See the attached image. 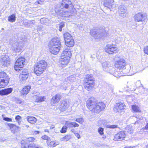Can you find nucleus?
<instances>
[{"label": "nucleus", "mask_w": 148, "mask_h": 148, "mask_svg": "<svg viewBox=\"0 0 148 148\" xmlns=\"http://www.w3.org/2000/svg\"><path fill=\"white\" fill-rule=\"evenodd\" d=\"M143 52L145 54L148 55V45L145 46L144 47Z\"/></svg>", "instance_id": "obj_37"}, {"label": "nucleus", "mask_w": 148, "mask_h": 148, "mask_svg": "<svg viewBox=\"0 0 148 148\" xmlns=\"http://www.w3.org/2000/svg\"><path fill=\"white\" fill-rule=\"evenodd\" d=\"M76 136L77 138H78L79 139L80 138V136L79 134L78 133H77L75 135Z\"/></svg>", "instance_id": "obj_46"}, {"label": "nucleus", "mask_w": 148, "mask_h": 148, "mask_svg": "<svg viewBox=\"0 0 148 148\" xmlns=\"http://www.w3.org/2000/svg\"><path fill=\"white\" fill-rule=\"evenodd\" d=\"M61 96L60 94H58L53 96L51 99V103L52 105L58 103L61 98Z\"/></svg>", "instance_id": "obj_13"}, {"label": "nucleus", "mask_w": 148, "mask_h": 148, "mask_svg": "<svg viewBox=\"0 0 148 148\" xmlns=\"http://www.w3.org/2000/svg\"><path fill=\"white\" fill-rule=\"evenodd\" d=\"M95 79L91 74L85 75L83 82V85L85 89L88 91H91L95 89Z\"/></svg>", "instance_id": "obj_4"}, {"label": "nucleus", "mask_w": 148, "mask_h": 148, "mask_svg": "<svg viewBox=\"0 0 148 148\" xmlns=\"http://www.w3.org/2000/svg\"><path fill=\"white\" fill-rule=\"evenodd\" d=\"M10 79L8 75L5 72L0 71V88L6 86L9 83Z\"/></svg>", "instance_id": "obj_5"}, {"label": "nucleus", "mask_w": 148, "mask_h": 148, "mask_svg": "<svg viewBox=\"0 0 148 148\" xmlns=\"http://www.w3.org/2000/svg\"><path fill=\"white\" fill-rule=\"evenodd\" d=\"M74 78V77L72 76H70L68 77L65 79V81L66 82H73V79Z\"/></svg>", "instance_id": "obj_34"}, {"label": "nucleus", "mask_w": 148, "mask_h": 148, "mask_svg": "<svg viewBox=\"0 0 148 148\" xmlns=\"http://www.w3.org/2000/svg\"><path fill=\"white\" fill-rule=\"evenodd\" d=\"M31 88V87L29 85H27L24 86L20 91V94L21 96H26L29 93Z\"/></svg>", "instance_id": "obj_14"}, {"label": "nucleus", "mask_w": 148, "mask_h": 148, "mask_svg": "<svg viewBox=\"0 0 148 148\" xmlns=\"http://www.w3.org/2000/svg\"><path fill=\"white\" fill-rule=\"evenodd\" d=\"M8 20L10 22H14L16 20V16L15 14H12L9 16L8 18Z\"/></svg>", "instance_id": "obj_28"}, {"label": "nucleus", "mask_w": 148, "mask_h": 148, "mask_svg": "<svg viewBox=\"0 0 148 148\" xmlns=\"http://www.w3.org/2000/svg\"><path fill=\"white\" fill-rule=\"evenodd\" d=\"M47 143L48 146L50 147H54L59 145L58 142L56 140L52 141L50 142L47 141Z\"/></svg>", "instance_id": "obj_23"}, {"label": "nucleus", "mask_w": 148, "mask_h": 148, "mask_svg": "<svg viewBox=\"0 0 148 148\" xmlns=\"http://www.w3.org/2000/svg\"><path fill=\"white\" fill-rule=\"evenodd\" d=\"M86 106L89 110L97 114L104 110L106 107L105 104L103 102H98L93 97H90L87 100Z\"/></svg>", "instance_id": "obj_1"}, {"label": "nucleus", "mask_w": 148, "mask_h": 148, "mask_svg": "<svg viewBox=\"0 0 148 148\" xmlns=\"http://www.w3.org/2000/svg\"><path fill=\"white\" fill-rule=\"evenodd\" d=\"M134 18L135 20L137 21H142L145 20V16L141 13L139 12L135 15Z\"/></svg>", "instance_id": "obj_16"}, {"label": "nucleus", "mask_w": 148, "mask_h": 148, "mask_svg": "<svg viewBox=\"0 0 148 148\" xmlns=\"http://www.w3.org/2000/svg\"><path fill=\"white\" fill-rule=\"evenodd\" d=\"M35 132L36 134H37L39 133V132L38 131H35Z\"/></svg>", "instance_id": "obj_49"}, {"label": "nucleus", "mask_w": 148, "mask_h": 148, "mask_svg": "<svg viewBox=\"0 0 148 148\" xmlns=\"http://www.w3.org/2000/svg\"><path fill=\"white\" fill-rule=\"evenodd\" d=\"M75 121L80 124H82L84 122V119L82 117L78 118L76 119Z\"/></svg>", "instance_id": "obj_35"}, {"label": "nucleus", "mask_w": 148, "mask_h": 148, "mask_svg": "<svg viewBox=\"0 0 148 148\" xmlns=\"http://www.w3.org/2000/svg\"><path fill=\"white\" fill-rule=\"evenodd\" d=\"M72 55V54L71 50L69 49L66 48L62 51L60 56L71 58Z\"/></svg>", "instance_id": "obj_15"}, {"label": "nucleus", "mask_w": 148, "mask_h": 148, "mask_svg": "<svg viewBox=\"0 0 148 148\" xmlns=\"http://www.w3.org/2000/svg\"><path fill=\"white\" fill-rule=\"evenodd\" d=\"M39 148V147H36V145H35V148Z\"/></svg>", "instance_id": "obj_50"}, {"label": "nucleus", "mask_w": 148, "mask_h": 148, "mask_svg": "<svg viewBox=\"0 0 148 148\" xmlns=\"http://www.w3.org/2000/svg\"><path fill=\"white\" fill-rule=\"evenodd\" d=\"M132 110L134 112L140 113L141 112L140 108L136 105L134 104L131 106Z\"/></svg>", "instance_id": "obj_25"}, {"label": "nucleus", "mask_w": 148, "mask_h": 148, "mask_svg": "<svg viewBox=\"0 0 148 148\" xmlns=\"http://www.w3.org/2000/svg\"><path fill=\"white\" fill-rule=\"evenodd\" d=\"M64 26V23L62 22L60 23L59 30L61 32L62 30V28Z\"/></svg>", "instance_id": "obj_38"}, {"label": "nucleus", "mask_w": 148, "mask_h": 148, "mask_svg": "<svg viewBox=\"0 0 148 148\" xmlns=\"http://www.w3.org/2000/svg\"><path fill=\"white\" fill-rule=\"evenodd\" d=\"M41 138L43 140H47V142L48 139H49V138L48 137V136L46 135H44L42 136L41 137Z\"/></svg>", "instance_id": "obj_42"}, {"label": "nucleus", "mask_w": 148, "mask_h": 148, "mask_svg": "<svg viewBox=\"0 0 148 148\" xmlns=\"http://www.w3.org/2000/svg\"><path fill=\"white\" fill-rule=\"evenodd\" d=\"M114 64L115 68L117 69L121 70L125 67L126 65L125 61L124 59L120 58L119 60L115 61Z\"/></svg>", "instance_id": "obj_11"}, {"label": "nucleus", "mask_w": 148, "mask_h": 148, "mask_svg": "<svg viewBox=\"0 0 148 148\" xmlns=\"http://www.w3.org/2000/svg\"><path fill=\"white\" fill-rule=\"evenodd\" d=\"M3 119L6 121L8 122H12V119L8 117H4L3 118Z\"/></svg>", "instance_id": "obj_40"}, {"label": "nucleus", "mask_w": 148, "mask_h": 148, "mask_svg": "<svg viewBox=\"0 0 148 148\" xmlns=\"http://www.w3.org/2000/svg\"><path fill=\"white\" fill-rule=\"evenodd\" d=\"M65 45L69 47H73L75 44L74 40L71 35L67 32L63 34Z\"/></svg>", "instance_id": "obj_6"}, {"label": "nucleus", "mask_w": 148, "mask_h": 148, "mask_svg": "<svg viewBox=\"0 0 148 148\" xmlns=\"http://www.w3.org/2000/svg\"><path fill=\"white\" fill-rule=\"evenodd\" d=\"M126 106L125 104L122 102L116 103L113 108L114 112H121L123 110L125 109Z\"/></svg>", "instance_id": "obj_10"}, {"label": "nucleus", "mask_w": 148, "mask_h": 148, "mask_svg": "<svg viewBox=\"0 0 148 148\" xmlns=\"http://www.w3.org/2000/svg\"><path fill=\"white\" fill-rule=\"evenodd\" d=\"M72 123H73V122H70L69 121H66L65 122V125L66 126V127H68L69 128H71L72 127Z\"/></svg>", "instance_id": "obj_33"}, {"label": "nucleus", "mask_w": 148, "mask_h": 148, "mask_svg": "<svg viewBox=\"0 0 148 148\" xmlns=\"http://www.w3.org/2000/svg\"><path fill=\"white\" fill-rule=\"evenodd\" d=\"M55 128V126L54 125H52L50 126V129L52 130Z\"/></svg>", "instance_id": "obj_47"}, {"label": "nucleus", "mask_w": 148, "mask_h": 148, "mask_svg": "<svg viewBox=\"0 0 148 148\" xmlns=\"http://www.w3.org/2000/svg\"><path fill=\"white\" fill-rule=\"evenodd\" d=\"M71 138L70 135H66L62 138V140L64 141H67L69 140Z\"/></svg>", "instance_id": "obj_31"}, {"label": "nucleus", "mask_w": 148, "mask_h": 148, "mask_svg": "<svg viewBox=\"0 0 148 148\" xmlns=\"http://www.w3.org/2000/svg\"><path fill=\"white\" fill-rule=\"evenodd\" d=\"M72 7H74V6H73V5H72Z\"/></svg>", "instance_id": "obj_52"}, {"label": "nucleus", "mask_w": 148, "mask_h": 148, "mask_svg": "<svg viewBox=\"0 0 148 148\" xmlns=\"http://www.w3.org/2000/svg\"><path fill=\"white\" fill-rule=\"evenodd\" d=\"M33 97H35V98H36L35 102L37 103L43 102L45 101L46 99L45 96H38L36 95H35Z\"/></svg>", "instance_id": "obj_21"}, {"label": "nucleus", "mask_w": 148, "mask_h": 148, "mask_svg": "<svg viewBox=\"0 0 148 148\" xmlns=\"http://www.w3.org/2000/svg\"><path fill=\"white\" fill-rule=\"evenodd\" d=\"M145 128L146 129L148 130V123H147L146 125L145 126Z\"/></svg>", "instance_id": "obj_48"}, {"label": "nucleus", "mask_w": 148, "mask_h": 148, "mask_svg": "<svg viewBox=\"0 0 148 148\" xmlns=\"http://www.w3.org/2000/svg\"><path fill=\"white\" fill-rule=\"evenodd\" d=\"M108 128L110 129L116 128H118V125H109Z\"/></svg>", "instance_id": "obj_39"}, {"label": "nucleus", "mask_w": 148, "mask_h": 148, "mask_svg": "<svg viewBox=\"0 0 148 148\" xmlns=\"http://www.w3.org/2000/svg\"><path fill=\"white\" fill-rule=\"evenodd\" d=\"M71 58L60 56L59 60L60 66L62 68L66 67L69 63Z\"/></svg>", "instance_id": "obj_12"}, {"label": "nucleus", "mask_w": 148, "mask_h": 148, "mask_svg": "<svg viewBox=\"0 0 148 148\" xmlns=\"http://www.w3.org/2000/svg\"><path fill=\"white\" fill-rule=\"evenodd\" d=\"M25 59L22 57H21L17 59L15 61L14 66L15 70L19 71L24 67Z\"/></svg>", "instance_id": "obj_8"}, {"label": "nucleus", "mask_w": 148, "mask_h": 148, "mask_svg": "<svg viewBox=\"0 0 148 148\" xmlns=\"http://www.w3.org/2000/svg\"><path fill=\"white\" fill-rule=\"evenodd\" d=\"M14 50L16 51V50L15 49H14Z\"/></svg>", "instance_id": "obj_51"}, {"label": "nucleus", "mask_w": 148, "mask_h": 148, "mask_svg": "<svg viewBox=\"0 0 148 148\" xmlns=\"http://www.w3.org/2000/svg\"><path fill=\"white\" fill-rule=\"evenodd\" d=\"M48 46L50 52L54 55L59 52L61 46L60 38L57 37L52 38L49 42Z\"/></svg>", "instance_id": "obj_2"}, {"label": "nucleus", "mask_w": 148, "mask_h": 148, "mask_svg": "<svg viewBox=\"0 0 148 148\" xmlns=\"http://www.w3.org/2000/svg\"><path fill=\"white\" fill-rule=\"evenodd\" d=\"M36 140V138L33 137H30L27 138L26 141L27 143H30L35 142Z\"/></svg>", "instance_id": "obj_29"}, {"label": "nucleus", "mask_w": 148, "mask_h": 148, "mask_svg": "<svg viewBox=\"0 0 148 148\" xmlns=\"http://www.w3.org/2000/svg\"><path fill=\"white\" fill-rule=\"evenodd\" d=\"M29 76L28 73L26 72H22V73L20 75V80L21 81H23L27 79Z\"/></svg>", "instance_id": "obj_24"}, {"label": "nucleus", "mask_w": 148, "mask_h": 148, "mask_svg": "<svg viewBox=\"0 0 148 148\" xmlns=\"http://www.w3.org/2000/svg\"><path fill=\"white\" fill-rule=\"evenodd\" d=\"M27 120L30 123L34 124L37 121L36 118L32 116H28L27 118Z\"/></svg>", "instance_id": "obj_20"}, {"label": "nucleus", "mask_w": 148, "mask_h": 148, "mask_svg": "<svg viewBox=\"0 0 148 148\" xmlns=\"http://www.w3.org/2000/svg\"><path fill=\"white\" fill-rule=\"evenodd\" d=\"M12 88H8L0 90V95L1 96L6 95L10 93L12 91Z\"/></svg>", "instance_id": "obj_19"}, {"label": "nucleus", "mask_w": 148, "mask_h": 148, "mask_svg": "<svg viewBox=\"0 0 148 148\" xmlns=\"http://www.w3.org/2000/svg\"><path fill=\"white\" fill-rule=\"evenodd\" d=\"M67 127L65 125L64 126L62 127L60 131V132L62 133H66L67 131Z\"/></svg>", "instance_id": "obj_32"}, {"label": "nucleus", "mask_w": 148, "mask_h": 148, "mask_svg": "<svg viewBox=\"0 0 148 148\" xmlns=\"http://www.w3.org/2000/svg\"><path fill=\"white\" fill-rule=\"evenodd\" d=\"M127 136L126 134L125 131H121L116 134L113 139L115 141H121L125 139Z\"/></svg>", "instance_id": "obj_9"}, {"label": "nucleus", "mask_w": 148, "mask_h": 148, "mask_svg": "<svg viewBox=\"0 0 148 148\" xmlns=\"http://www.w3.org/2000/svg\"><path fill=\"white\" fill-rule=\"evenodd\" d=\"M8 126L10 127V129H11L12 130L14 128H16L17 129H18L19 127L18 126H17L15 125L14 124L8 123Z\"/></svg>", "instance_id": "obj_30"}, {"label": "nucleus", "mask_w": 148, "mask_h": 148, "mask_svg": "<svg viewBox=\"0 0 148 148\" xmlns=\"http://www.w3.org/2000/svg\"><path fill=\"white\" fill-rule=\"evenodd\" d=\"M45 0H39L37 2L38 4H42L44 1Z\"/></svg>", "instance_id": "obj_45"}, {"label": "nucleus", "mask_w": 148, "mask_h": 148, "mask_svg": "<svg viewBox=\"0 0 148 148\" xmlns=\"http://www.w3.org/2000/svg\"><path fill=\"white\" fill-rule=\"evenodd\" d=\"M103 128L101 127H99L98 130V132L99 133V134L101 135H102L103 134Z\"/></svg>", "instance_id": "obj_36"}, {"label": "nucleus", "mask_w": 148, "mask_h": 148, "mask_svg": "<svg viewBox=\"0 0 148 148\" xmlns=\"http://www.w3.org/2000/svg\"><path fill=\"white\" fill-rule=\"evenodd\" d=\"M21 116L18 115L16 116L15 118V120L18 123H19L20 122V121L21 119Z\"/></svg>", "instance_id": "obj_41"}, {"label": "nucleus", "mask_w": 148, "mask_h": 148, "mask_svg": "<svg viewBox=\"0 0 148 148\" xmlns=\"http://www.w3.org/2000/svg\"><path fill=\"white\" fill-rule=\"evenodd\" d=\"M114 2V0H104L103 5L105 7H108L110 6H111Z\"/></svg>", "instance_id": "obj_27"}, {"label": "nucleus", "mask_w": 148, "mask_h": 148, "mask_svg": "<svg viewBox=\"0 0 148 148\" xmlns=\"http://www.w3.org/2000/svg\"><path fill=\"white\" fill-rule=\"evenodd\" d=\"M79 126V125L75 122H73L72 123V127H78Z\"/></svg>", "instance_id": "obj_43"}, {"label": "nucleus", "mask_w": 148, "mask_h": 148, "mask_svg": "<svg viewBox=\"0 0 148 148\" xmlns=\"http://www.w3.org/2000/svg\"><path fill=\"white\" fill-rule=\"evenodd\" d=\"M21 144L22 148H34L35 145L32 144H29L27 146H26V144H25V141L22 140L21 142Z\"/></svg>", "instance_id": "obj_26"}, {"label": "nucleus", "mask_w": 148, "mask_h": 148, "mask_svg": "<svg viewBox=\"0 0 148 148\" xmlns=\"http://www.w3.org/2000/svg\"><path fill=\"white\" fill-rule=\"evenodd\" d=\"M147 148H148V145L147 146Z\"/></svg>", "instance_id": "obj_53"}, {"label": "nucleus", "mask_w": 148, "mask_h": 148, "mask_svg": "<svg viewBox=\"0 0 148 148\" xmlns=\"http://www.w3.org/2000/svg\"><path fill=\"white\" fill-rule=\"evenodd\" d=\"M128 133L130 134H132L133 132V130L131 128H129V129L128 130Z\"/></svg>", "instance_id": "obj_44"}, {"label": "nucleus", "mask_w": 148, "mask_h": 148, "mask_svg": "<svg viewBox=\"0 0 148 148\" xmlns=\"http://www.w3.org/2000/svg\"><path fill=\"white\" fill-rule=\"evenodd\" d=\"M48 68L47 62L41 60L36 62L33 66V72L36 76H40L43 74Z\"/></svg>", "instance_id": "obj_3"}, {"label": "nucleus", "mask_w": 148, "mask_h": 148, "mask_svg": "<svg viewBox=\"0 0 148 148\" xmlns=\"http://www.w3.org/2000/svg\"><path fill=\"white\" fill-rule=\"evenodd\" d=\"M68 108V104L66 102H64L61 103L59 107V109L61 111H63Z\"/></svg>", "instance_id": "obj_22"}, {"label": "nucleus", "mask_w": 148, "mask_h": 148, "mask_svg": "<svg viewBox=\"0 0 148 148\" xmlns=\"http://www.w3.org/2000/svg\"><path fill=\"white\" fill-rule=\"evenodd\" d=\"M126 7L124 5H120L119 7V12L122 16L125 17L127 12Z\"/></svg>", "instance_id": "obj_17"}, {"label": "nucleus", "mask_w": 148, "mask_h": 148, "mask_svg": "<svg viewBox=\"0 0 148 148\" xmlns=\"http://www.w3.org/2000/svg\"><path fill=\"white\" fill-rule=\"evenodd\" d=\"M72 4L71 1L69 0H62L61 5L62 8L68 9L69 8V6Z\"/></svg>", "instance_id": "obj_18"}, {"label": "nucleus", "mask_w": 148, "mask_h": 148, "mask_svg": "<svg viewBox=\"0 0 148 148\" xmlns=\"http://www.w3.org/2000/svg\"><path fill=\"white\" fill-rule=\"evenodd\" d=\"M106 52L109 54L117 53L119 50L116 45L112 44H107L104 49Z\"/></svg>", "instance_id": "obj_7"}]
</instances>
